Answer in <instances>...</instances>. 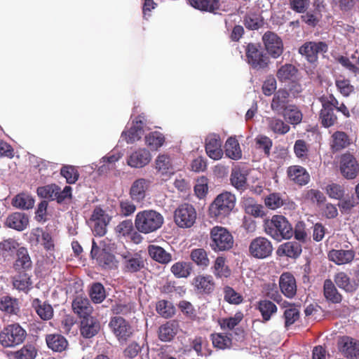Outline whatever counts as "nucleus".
Segmentation results:
<instances>
[{
  "instance_id": "obj_43",
  "label": "nucleus",
  "mask_w": 359,
  "mask_h": 359,
  "mask_svg": "<svg viewBox=\"0 0 359 359\" xmlns=\"http://www.w3.org/2000/svg\"><path fill=\"white\" fill-rule=\"evenodd\" d=\"M350 144L349 137L343 131H336L331 136L330 147L333 151H341Z\"/></svg>"
},
{
  "instance_id": "obj_41",
  "label": "nucleus",
  "mask_w": 359,
  "mask_h": 359,
  "mask_svg": "<svg viewBox=\"0 0 359 359\" xmlns=\"http://www.w3.org/2000/svg\"><path fill=\"white\" fill-rule=\"evenodd\" d=\"M0 311L6 314L16 315L20 311L18 299L9 295L1 297Z\"/></svg>"
},
{
  "instance_id": "obj_53",
  "label": "nucleus",
  "mask_w": 359,
  "mask_h": 359,
  "mask_svg": "<svg viewBox=\"0 0 359 359\" xmlns=\"http://www.w3.org/2000/svg\"><path fill=\"white\" fill-rule=\"evenodd\" d=\"M89 296L93 303H102L106 298V291L103 285L100 283H93L89 290Z\"/></svg>"
},
{
  "instance_id": "obj_7",
  "label": "nucleus",
  "mask_w": 359,
  "mask_h": 359,
  "mask_svg": "<svg viewBox=\"0 0 359 359\" xmlns=\"http://www.w3.org/2000/svg\"><path fill=\"white\" fill-rule=\"evenodd\" d=\"M39 196L50 201H56L58 203H63L67 198H72V187L66 186L63 190L55 184L39 187L36 190Z\"/></svg>"
},
{
  "instance_id": "obj_34",
  "label": "nucleus",
  "mask_w": 359,
  "mask_h": 359,
  "mask_svg": "<svg viewBox=\"0 0 359 359\" xmlns=\"http://www.w3.org/2000/svg\"><path fill=\"white\" fill-rule=\"evenodd\" d=\"M189 4L203 12L217 13L220 8L219 0H187Z\"/></svg>"
},
{
  "instance_id": "obj_26",
  "label": "nucleus",
  "mask_w": 359,
  "mask_h": 359,
  "mask_svg": "<svg viewBox=\"0 0 359 359\" xmlns=\"http://www.w3.org/2000/svg\"><path fill=\"white\" fill-rule=\"evenodd\" d=\"M334 283L340 289L348 293H353L358 289V283L352 280L344 271H339L333 277Z\"/></svg>"
},
{
  "instance_id": "obj_6",
  "label": "nucleus",
  "mask_w": 359,
  "mask_h": 359,
  "mask_svg": "<svg viewBox=\"0 0 359 359\" xmlns=\"http://www.w3.org/2000/svg\"><path fill=\"white\" fill-rule=\"evenodd\" d=\"M246 60L248 65L257 71L265 70L269 67L270 58L259 44L250 43L245 48Z\"/></svg>"
},
{
  "instance_id": "obj_31",
  "label": "nucleus",
  "mask_w": 359,
  "mask_h": 359,
  "mask_svg": "<svg viewBox=\"0 0 359 359\" xmlns=\"http://www.w3.org/2000/svg\"><path fill=\"white\" fill-rule=\"evenodd\" d=\"M29 224V217L23 212H13L10 215L6 220V225L11 229L22 231L25 230Z\"/></svg>"
},
{
  "instance_id": "obj_20",
  "label": "nucleus",
  "mask_w": 359,
  "mask_h": 359,
  "mask_svg": "<svg viewBox=\"0 0 359 359\" xmlns=\"http://www.w3.org/2000/svg\"><path fill=\"white\" fill-rule=\"evenodd\" d=\"M191 285L199 294H210L215 287V283L211 275L199 274L193 278Z\"/></svg>"
},
{
  "instance_id": "obj_37",
  "label": "nucleus",
  "mask_w": 359,
  "mask_h": 359,
  "mask_svg": "<svg viewBox=\"0 0 359 359\" xmlns=\"http://www.w3.org/2000/svg\"><path fill=\"white\" fill-rule=\"evenodd\" d=\"M18 248L19 243L14 238L4 239L0 242V257L4 261L11 260Z\"/></svg>"
},
{
  "instance_id": "obj_2",
  "label": "nucleus",
  "mask_w": 359,
  "mask_h": 359,
  "mask_svg": "<svg viewBox=\"0 0 359 359\" xmlns=\"http://www.w3.org/2000/svg\"><path fill=\"white\" fill-rule=\"evenodd\" d=\"M236 201L234 194L228 191L221 193L209 207L210 217L221 222L229 216L235 208Z\"/></svg>"
},
{
  "instance_id": "obj_4",
  "label": "nucleus",
  "mask_w": 359,
  "mask_h": 359,
  "mask_svg": "<svg viewBox=\"0 0 359 359\" xmlns=\"http://www.w3.org/2000/svg\"><path fill=\"white\" fill-rule=\"evenodd\" d=\"M234 243L232 234L225 227L213 226L210 231V247L215 252L228 251Z\"/></svg>"
},
{
  "instance_id": "obj_5",
  "label": "nucleus",
  "mask_w": 359,
  "mask_h": 359,
  "mask_svg": "<svg viewBox=\"0 0 359 359\" xmlns=\"http://www.w3.org/2000/svg\"><path fill=\"white\" fill-rule=\"evenodd\" d=\"M26 330L19 323L6 325L0 332V344L4 348H12L22 344L27 337Z\"/></svg>"
},
{
  "instance_id": "obj_33",
  "label": "nucleus",
  "mask_w": 359,
  "mask_h": 359,
  "mask_svg": "<svg viewBox=\"0 0 359 359\" xmlns=\"http://www.w3.org/2000/svg\"><path fill=\"white\" fill-rule=\"evenodd\" d=\"M72 309L81 318L90 316L93 307L86 297L77 296L72 302Z\"/></svg>"
},
{
  "instance_id": "obj_24",
  "label": "nucleus",
  "mask_w": 359,
  "mask_h": 359,
  "mask_svg": "<svg viewBox=\"0 0 359 359\" xmlns=\"http://www.w3.org/2000/svg\"><path fill=\"white\" fill-rule=\"evenodd\" d=\"M281 292L287 298H292L297 293V283L294 276L290 272L283 273L279 278Z\"/></svg>"
},
{
  "instance_id": "obj_58",
  "label": "nucleus",
  "mask_w": 359,
  "mask_h": 359,
  "mask_svg": "<svg viewBox=\"0 0 359 359\" xmlns=\"http://www.w3.org/2000/svg\"><path fill=\"white\" fill-rule=\"evenodd\" d=\"M286 203L280 193H271L264 198L265 205L271 210H276Z\"/></svg>"
},
{
  "instance_id": "obj_29",
  "label": "nucleus",
  "mask_w": 359,
  "mask_h": 359,
  "mask_svg": "<svg viewBox=\"0 0 359 359\" xmlns=\"http://www.w3.org/2000/svg\"><path fill=\"white\" fill-rule=\"evenodd\" d=\"M255 309L261 313L262 323L269 321L278 311L277 306L273 302L266 299L258 301L255 305Z\"/></svg>"
},
{
  "instance_id": "obj_48",
  "label": "nucleus",
  "mask_w": 359,
  "mask_h": 359,
  "mask_svg": "<svg viewBox=\"0 0 359 359\" xmlns=\"http://www.w3.org/2000/svg\"><path fill=\"white\" fill-rule=\"evenodd\" d=\"M192 264L187 262H177L170 268L172 273L178 278H187L192 272Z\"/></svg>"
},
{
  "instance_id": "obj_63",
  "label": "nucleus",
  "mask_w": 359,
  "mask_h": 359,
  "mask_svg": "<svg viewBox=\"0 0 359 359\" xmlns=\"http://www.w3.org/2000/svg\"><path fill=\"white\" fill-rule=\"evenodd\" d=\"M224 299L228 303L236 305L241 304L243 301V296L230 286L224 287Z\"/></svg>"
},
{
  "instance_id": "obj_13",
  "label": "nucleus",
  "mask_w": 359,
  "mask_h": 359,
  "mask_svg": "<svg viewBox=\"0 0 359 359\" xmlns=\"http://www.w3.org/2000/svg\"><path fill=\"white\" fill-rule=\"evenodd\" d=\"M111 217L100 207L96 206L90 216V221L93 222V231L95 236H104L107 233V226Z\"/></svg>"
},
{
  "instance_id": "obj_52",
  "label": "nucleus",
  "mask_w": 359,
  "mask_h": 359,
  "mask_svg": "<svg viewBox=\"0 0 359 359\" xmlns=\"http://www.w3.org/2000/svg\"><path fill=\"white\" fill-rule=\"evenodd\" d=\"M266 121L269 128L275 133L284 135L290 129V126L280 118L276 117H267Z\"/></svg>"
},
{
  "instance_id": "obj_38",
  "label": "nucleus",
  "mask_w": 359,
  "mask_h": 359,
  "mask_svg": "<svg viewBox=\"0 0 359 359\" xmlns=\"http://www.w3.org/2000/svg\"><path fill=\"white\" fill-rule=\"evenodd\" d=\"M211 269L212 273L217 278H226L231 274V270L226 264V259L223 256L217 257Z\"/></svg>"
},
{
  "instance_id": "obj_10",
  "label": "nucleus",
  "mask_w": 359,
  "mask_h": 359,
  "mask_svg": "<svg viewBox=\"0 0 359 359\" xmlns=\"http://www.w3.org/2000/svg\"><path fill=\"white\" fill-rule=\"evenodd\" d=\"M196 216V211L192 205L183 203L175 210L174 220L180 228H190L194 224Z\"/></svg>"
},
{
  "instance_id": "obj_47",
  "label": "nucleus",
  "mask_w": 359,
  "mask_h": 359,
  "mask_svg": "<svg viewBox=\"0 0 359 359\" xmlns=\"http://www.w3.org/2000/svg\"><path fill=\"white\" fill-rule=\"evenodd\" d=\"M165 140L163 134L158 131L150 132L145 136V143L152 151L158 150L163 145Z\"/></svg>"
},
{
  "instance_id": "obj_3",
  "label": "nucleus",
  "mask_w": 359,
  "mask_h": 359,
  "mask_svg": "<svg viewBox=\"0 0 359 359\" xmlns=\"http://www.w3.org/2000/svg\"><path fill=\"white\" fill-rule=\"evenodd\" d=\"M163 217L161 213L153 210H142L135 216V227L142 233L148 234L160 229L163 224Z\"/></svg>"
},
{
  "instance_id": "obj_14",
  "label": "nucleus",
  "mask_w": 359,
  "mask_h": 359,
  "mask_svg": "<svg viewBox=\"0 0 359 359\" xmlns=\"http://www.w3.org/2000/svg\"><path fill=\"white\" fill-rule=\"evenodd\" d=\"M262 41L269 55L273 58H278L283 52V43L276 33L267 31L262 36Z\"/></svg>"
},
{
  "instance_id": "obj_59",
  "label": "nucleus",
  "mask_w": 359,
  "mask_h": 359,
  "mask_svg": "<svg viewBox=\"0 0 359 359\" xmlns=\"http://www.w3.org/2000/svg\"><path fill=\"white\" fill-rule=\"evenodd\" d=\"M231 184L237 189H243L245 187L247 177L241 169H233L230 178Z\"/></svg>"
},
{
  "instance_id": "obj_42",
  "label": "nucleus",
  "mask_w": 359,
  "mask_h": 359,
  "mask_svg": "<svg viewBox=\"0 0 359 359\" xmlns=\"http://www.w3.org/2000/svg\"><path fill=\"white\" fill-rule=\"evenodd\" d=\"M18 274L12 278L13 287L18 291L27 293L32 288V282L31 276L27 273H17Z\"/></svg>"
},
{
  "instance_id": "obj_50",
  "label": "nucleus",
  "mask_w": 359,
  "mask_h": 359,
  "mask_svg": "<svg viewBox=\"0 0 359 359\" xmlns=\"http://www.w3.org/2000/svg\"><path fill=\"white\" fill-rule=\"evenodd\" d=\"M190 258L198 266L206 269L210 265L208 252L203 248H196L191 250Z\"/></svg>"
},
{
  "instance_id": "obj_17",
  "label": "nucleus",
  "mask_w": 359,
  "mask_h": 359,
  "mask_svg": "<svg viewBox=\"0 0 359 359\" xmlns=\"http://www.w3.org/2000/svg\"><path fill=\"white\" fill-rule=\"evenodd\" d=\"M146 119L144 115H138L133 121V126L127 131H123L121 136L125 139L128 144H133L140 140L145 125Z\"/></svg>"
},
{
  "instance_id": "obj_12",
  "label": "nucleus",
  "mask_w": 359,
  "mask_h": 359,
  "mask_svg": "<svg viewBox=\"0 0 359 359\" xmlns=\"http://www.w3.org/2000/svg\"><path fill=\"white\" fill-rule=\"evenodd\" d=\"M123 259V271L126 273H135L141 271L145 266V259L138 252H126L121 255Z\"/></svg>"
},
{
  "instance_id": "obj_21",
  "label": "nucleus",
  "mask_w": 359,
  "mask_h": 359,
  "mask_svg": "<svg viewBox=\"0 0 359 359\" xmlns=\"http://www.w3.org/2000/svg\"><path fill=\"white\" fill-rule=\"evenodd\" d=\"M222 142L219 135L210 134L205 139V151L207 155L214 159L219 160L223 156Z\"/></svg>"
},
{
  "instance_id": "obj_27",
  "label": "nucleus",
  "mask_w": 359,
  "mask_h": 359,
  "mask_svg": "<svg viewBox=\"0 0 359 359\" xmlns=\"http://www.w3.org/2000/svg\"><path fill=\"white\" fill-rule=\"evenodd\" d=\"M151 159L150 152L146 149H140L131 154L128 159V164L133 168H143Z\"/></svg>"
},
{
  "instance_id": "obj_46",
  "label": "nucleus",
  "mask_w": 359,
  "mask_h": 359,
  "mask_svg": "<svg viewBox=\"0 0 359 359\" xmlns=\"http://www.w3.org/2000/svg\"><path fill=\"white\" fill-rule=\"evenodd\" d=\"M280 115L292 125L300 123L303 118L302 112L297 105L293 104H290Z\"/></svg>"
},
{
  "instance_id": "obj_64",
  "label": "nucleus",
  "mask_w": 359,
  "mask_h": 359,
  "mask_svg": "<svg viewBox=\"0 0 359 359\" xmlns=\"http://www.w3.org/2000/svg\"><path fill=\"white\" fill-rule=\"evenodd\" d=\"M325 191L330 198L337 200H341L345 194L344 187L337 183L328 184Z\"/></svg>"
},
{
  "instance_id": "obj_56",
  "label": "nucleus",
  "mask_w": 359,
  "mask_h": 359,
  "mask_svg": "<svg viewBox=\"0 0 359 359\" xmlns=\"http://www.w3.org/2000/svg\"><path fill=\"white\" fill-rule=\"evenodd\" d=\"M156 311L163 318H169L175 314V309L170 302L162 299L156 303Z\"/></svg>"
},
{
  "instance_id": "obj_22",
  "label": "nucleus",
  "mask_w": 359,
  "mask_h": 359,
  "mask_svg": "<svg viewBox=\"0 0 359 359\" xmlns=\"http://www.w3.org/2000/svg\"><path fill=\"white\" fill-rule=\"evenodd\" d=\"M287 176L294 184L305 186L310 181V175L304 167L298 165H290L287 168Z\"/></svg>"
},
{
  "instance_id": "obj_1",
  "label": "nucleus",
  "mask_w": 359,
  "mask_h": 359,
  "mask_svg": "<svg viewBox=\"0 0 359 359\" xmlns=\"http://www.w3.org/2000/svg\"><path fill=\"white\" fill-rule=\"evenodd\" d=\"M264 232L276 241L290 239L293 236V228L283 215H275L264 221Z\"/></svg>"
},
{
  "instance_id": "obj_23",
  "label": "nucleus",
  "mask_w": 359,
  "mask_h": 359,
  "mask_svg": "<svg viewBox=\"0 0 359 359\" xmlns=\"http://www.w3.org/2000/svg\"><path fill=\"white\" fill-rule=\"evenodd\" d=\"M339 349L343 354L350 359H359V341L350 337L341 338Z\"/></svg>"
},
{
  "instance_id": "obj_18",
  "label": "nucleus",
  "mask_w": 359,
  "mask_h": 359,
  "mask_svg": "<svg viewBox=\"0 0 359 359\" xmlns=\"http://www.w3.org/2000/svg\"><path fill=\"white\" fill-rule=\"evenodd\" d=\"M290 104V93L287 89L279 88L273 93L271 102V109L276 114L280 115Z\"/></svg>"
},
{
  "instance_id": "obj_51",
  "label": "nucleus",
  "mask_w": 359,
  "mask_h": 359,
  "mask_svg": "<svg viewBox=\"0 0 359 359\" xmlns=\"http://www.w3.org/2000/svg\"><path fill=\"white\" fill-rule=\"evenodd\" d=\"M34 200L30 195L25 193H20L16 195L13 201L12 205L19 209L29 210L34 207Z\"/></svg>"
},
{
  "instance_id": "obj_30",
  "label": "nucleus",
  "mask_w": 359,
  "mask_h": 359,
  "mask_svg": "<svg viewBox=\"0 0 359 359\" xmlns=\"http://www.w3.org/2000/svg\"><path fill=\"white\" fill-rule=\"evenodd\" d=\"M149 184L150 181L144 178L136 180L131 185L130 189V198L136 202L143 201L146 196V191Z\"/></svg>"
},
{
  "instance_id": "obj_25",
  "label": "nucleus",
  "mask_w": 359,
  "mask_h": 359,
  "mask_svg": "<svg viewBox=\"0 0 359 359\" xmlns=\"http://www.w3.org/2000/svg\"><path fill=\"white\" fill-rule=\"evenodd\" d=\"M100 330V323L99 320L90 316L81 320L80 332L83 337L90 339L95 336Z\"/></svg>"
},
{
  "instance_id": "obj_32",
  "label": "nucleus",
  "mask_w": 359,
  "mask_h": 359,
  "mask_svg": "<svg viewBox=\"0 0 359 359\" xmlns=\"http://www.w3.org/2000/svg\"><path fill=\"white\" fill-rule=\"evenodd\" d=\"M355 256L353 250H332L328 253L329 259L337 265L351 263Z\"/></svg>"
},
{
  "instance_id": "obj_45",
  "label": "nucleus",
  "mask_w": 359,
  "mask_h": 359,
  "mask_svg": "<svg viewBox=\"0 0 359 359\" xmlns=\"http://www.w3.org/2000/svg\"><path fill=\"white\" fill-rule=\"evenodd\" d=\"M177 324L173 321H169L161 325L158 328V339L161 341H170L177 334Z\"/></svg>"
},
{
  "instance_id": "obj_40",
  "label": "nucleus",
  "mask_w": 359,
  "mask_h": 359,
  "mask_svg": "<svg viewBox=\"0 0 359 359\" xmlns=\"http://www.w3.org/2000/svg\"><path fill=\"white\" fill-rule=\"evenodd\" d=\"M334 111V109L331 108V104L325 105L322 104V109L319 114V119L323 127L330 128L337 123V116Z\"/></svg>"
},
{
  "instance_id": "obj_60",
  "label": "nucleus",
  "mask_w": 359,
  "mask_h": 359,
  "mask_svg": "<svg viewBox=\"0 0 359 359\" xmlns=\"http://www.w3.org/2000/svg\"><path fill=\"white\" fill-rule=\"evenodd\" d=\"M210 339L214 347L219 349H225L231 346V339L221 333H214L210 335Z\"/></svg>"
},
{
  "instance_id": "obj_35",
  "label": "nucleus",
  "mask_w": 359,
  "mask_h": 359,
  "mask_svg": "<svg viewBox=\"0 0 359 359\" xmlns=\"http://www.w3.org/2000/svg\"><path fill=\"white\" fill-rule=\"evenodd\" d=\"M48 347L55 352H62L68 346L67 339L60 334H49L46 336Z\"/></svg>"
},
{
  "instance_id": "obj_39",
  "label": "nucleus",
  "mask_w": 359,
  "mask_h": 359,
  "mask_svg": "<svg viewBox=\"0 0 359 359\" xmlns=\"http://www.w3.org/2000/svg\"><path fill=\"white\" fill-rule=\"evenodd\" d=\"M148 253L152 259L162 264H168L172 260V255L158 245H149Z\"/></svg>"
},
{
  "instance_id": "obj_36",
  "label": "nucleus",
  "mask_w": 359,
  "mask_h": 359,
  "mask_svg": "<svg viewBox=\"0 0 359 359\" xmlns=\"http://www.w3.org/2000/svg\"><path fill=\"white\" fill-rule=\"evenodd\" d=\"M278 254L290 258L296 259L302 252V248L297 241H287L281 244L278 248Z\"/></svg>"
},
{
  "instance_id": "obj_11",
  "label": "nucleus",
  "mask_w": 359,
  "mask_h": 359,
  "mask_svg": "<svg viewBox=\"0 0 359 359\" xmlns=\"http://www.w3.org/2000/svg\"><path fill=\"white\" fill-rule=\"evenodd\" d=\"M90 256L97 260V264L105 269L116 268L117 261L115 256L105 249H100L96 242L93 240Z\"/></svg>"
},
{
  "instance_id": "obj_54",
  "label": "nucleus",
  "mask_w": 359,
  "mask_h": 359,
  "mask_svg": "<svg viewBox=\"0 0 359 359\" xmlns=\"http://www.w3.org/2000/svg\"><path fill=\"white\" fill-rule=\"evenodd\" d=\"M297 69L292 64L282 65L276 73L279 81L286 82L291 80L297 73Z\"/></svg>"
},
{
  "instance_id": "obj_9",
  "label": "nucleus",
  "mask_w": 359,
  "mask_h": 359,
  "mask_svg": "<svg viewBox=\"0 0 359 359\" xmlns=\"http://www.w3.org/2000/svg\"><path fill=\"white\" fill-rule=\"evenodd\" d=\"M273 251L272 242L264 236L253 238L249 245V255L255 259H263L269 257Z\"/></svg>"
},
{
  "instance_id": "obj_16",
  "label": "nucleus",
  "mask_w": 359,
  "mask_h": 359,
  "mask_svg": "<svg viewBox=\"0 0 359 359\" xmlns=\"http://www.w3.org/2000/svg\"><path fill=\"white\" fill-rule=\"evenodd\" d=\"M340 171L348 180L355 179L359 172V164L353 155L345 153L340 158Z\"/></svg>"
},
{
  "instance_id": "obj_15",
  "label": "nucleus",
  "mask_w": 359,
  "mask_h": 359,
  "mask_svg": "<svg viewBox=\"0 0 359 359\" xmlns=\"http://www.w3.org/2000/svg\"><path fill=\"white\" fill-rule=\"evenodd\" d=\"M328 46L324 41H309L304 43L299 49V53L304 56L311 62H315L318 60L320 53H327Z\"/></svg>"
},
{
  "instance_id": "obj_8",
  "label": "nucleus",
  "mask_w": 359,
  "mask_h": 359,
  "mask_svg": "<svg viewBox=\"0 0 359 359\" xmlns=\"http://www.w3.org/2000/svg\"><path fill=\"white\" fill-rule=\"evenodd\" d=\"M108 326L120 343H126L134 332L130 323L121 316L111 317Z\"/></svg>"
},
{
  "instance_id": "obj_55",
  "label": "nucleus",
  "mask_w": 359,
  "mask_h": 359,
  "mask_svg": "<svg viewBox=\"0 0 359 359\" xmlns=\"http://www.w3.org/2000/svg\"><path fill=\"white\" fill-rule=\"evenodd\" d=\"M156 168L162 175H170L174 173V170L168 156L159 155L156 160Z\"/></svg>"
},
{
  "instance_id": "obj_44",
  "label": "nucleus",
  "mask_w": 359,
  "mask_h": 359,
  "mask_svg": "<svg viewBox=\"0 0 359 359\" xmlns=\"http://www.w3.org/2000/svg\"><path fill=\"white\" fill-rule=\"evenodd\" d=\"M32 306L39 316L43 320H48L53 316V309L50 304L42 302L39 299H33Z\"/></svg>"
},
{
  "instance_id": "obj_19",
  "label": "nucleus",
  "mask_w": 359,
  "mask_h": 359,
  "mask_svg": "<svg viewBox=\"0 0 359 359\" xmlns=\"http://www.w3.org/2000/svg\"><path fill=\"white\" fill-rule=\"evenodd\" d=\"M32 266L28 250L25 247H20L17 250L16 258L13 264L14 271L16 273H27L32 269Z\"/></svg>"
},
{
  "instance_id": "obj_28",
  "label": "nucleus",
  "mask_w": 359,
  "mask_h": 359,
  "mask_svg": "<svg viewBox=\"0 0 359 359\" xmlns=\"http://www.w3.org/2000/svg\"><path fill=\"white\" fill-rule=\"evenodd\" d=\"M323 296L327 302L332 304H340L343 296L339 292L334 282L330 279H325L323 283Z\"/></svg>"
},
{
  "instance_id": "obj_61",
  "label": "nucleus",
  "mask_w": 359,
  "mask_h": 359,
  "mask_svg": "<svg viewBox=\"0 0 359 359\" xmlns=\"http://www.w3.org/2000/svg\"><path fill=\"white\" fill-rule=\"evenodd\" d=\"M60 174L66 179L68 184H74L79 177L76 167L70 165H63L60 169Z\"/></svg>"
},
{
  "instance_id": "obj_49",
  "label": "nucleus",
  "mask_w": 359,
  "mask_h": 359,
  "mask_svg": "<svg viewBox=\"0 0 359 359\" xmlns=\"http://www.w3.org/2000/svg\"><path fill=\"white\" fill-rule=\"evenodd\" d=\"M226 155L233 160H238L242 157L240 144L235 137H229L225 143Z\"/></svg>"
},
{
  "instance_id": "obj_57",
  "label": "nucleus",
  "mask_w": 359,
  "mask_h": 359,
  "mask_svg": "<svg viewBox=\"0 0 359 359\" xmlns=\"http://www.w3.org/2000/svg\"><path fill=\"white\" fill-rule=\"evenodd\" d=\"M37 354V351L32 345L27 344L24 346L20 350L11 353L13 359H34Z\"/></svg>"
},
{
  "instance_id": "obj_62",
  "label": "nucleus",
  "mask_w": 359,
  "mask_h": 359,
  "mask_svg": "<svg viewBox=\"0 0 359 359\" xmlns=\"http://www.w3.org/2000/svg\"><path fill=\"white\" fill-rule=\"evenodd\" d=\"M243 314L242 312L238 311L235 313L233 317L226 318L221 320L219 325L222 329L232 330L237 326L243 320Z\"/></svg>"
}]
</instances>
